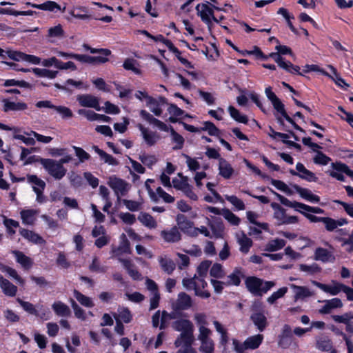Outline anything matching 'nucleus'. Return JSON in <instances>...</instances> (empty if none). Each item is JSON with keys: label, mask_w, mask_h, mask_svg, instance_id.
<instances>
[{"label": "nucleus", "mask_w": 353, "mask_h": 353, "mask_svg": "<svg viewBox=\"0 0 353 353\" xmlns=\"http://www.w3.org/2000/svg\"><path fill=\"white\" fill-rule=\"evenodd\" d=\"M196 10L201 19L206 22H210L212 18L214 19V22H219L213 16L212 9L208 3H199L196 6Z\"/></svg>", "instance_id": "nucleus-14"}, {"label": "nucleus", "mask_w": 353, "mask_h": 353, "mask_svg": "<svg viewBox=\"0 0 353 353\" xmlns=\"http://www.w3.org/2000/svg\"><path fill=\"white\" fill-rule=\"evenodd\" d=\"M223 216L224 218L232 225H239L241 219L239 217H238L236 215H235L233 212H232L228 209H224L223 210Z\"/></svg>", "instance_id": "nucleus-52"}, {"label": "nucleus", "mask_w": 353, "mask_h": 353, "mask_svg": "<svg viewBox=\"0 0 353 353\" xmlns=\"http://www.w3.org/2000/svg\"><path fill=\"white\" fill-rule=\"evenodd\" d=\"M17 301L26 312L34 316L35 314H37V306L34 305L32 303L30 302L23 301L19 298H18Z\"/></svg>", "instance_id": "nucleus-49"}, {"label": "nucleus", "mask_w": 353, "mask_h": 353, "mask_svg": "<svg viewBox=\"0 0 353 353\" xmlns=\"http://www.w3.org/2000/svg\"><path fill=\"white\" fill-rule=\"evenodd\" d=\"M92 148L99 154L101 160L103 161L104 163L110 165H119V161L114 157L100 149L97 145H93Z\"/></svg>", "instance_id": "nucleus-27"}, {"label": "nucleus", "mask_w": 353, "mask_h": 353, "mask_svg": "<svg viewBox=\"0 0 353 353\" xmlns=\"http://www.w3.org/2000/svg\"><path fill=\"white\" fill-rule=\"evenodd\" d=\"M192 305V298L185 292H180L178 294L176 302L173 305V309L177 310H186Z\"/></svg>", "instance_id": "nucleus-13"}, {"label": "nucleus", "mask_w": 353, "mask_h": 353, "mask_svg": "<svg viewBox=\"0 0 353 353\" xmlns=\"http://www.w3.org/2000/svg\"><path fill=\"white\" fill-rule=\"evenodd\" d=\"M32 71L38 77H46L50 79H54L58 74V71L46 68H32Z\"/></svg>", "instance_id": "nucleus-37"}, {"label": "nucleus", "mask_w": 353, "mask_h": 353, "mask_svg": "<svg viewBox=\"0 0 353 353\" xmlns=\"http://www.w3.org/2000/svg\"><path fill=\"white\" fill-rule=\"evenodd\" d=\"M159 263L161 269L168 274H171L176 268L174 262L170 259L161 257Z\"/></svg>", "instance_id": "nucleus-42"}, {"label": "nucleus", "mask_w": 353, "mask_h": 353, "mask_svg": "<svg viewBox=\"0 0 353 353\" xmlns=\"http://www.w3.org/2000/svg\"><path fill=\"white\" fill-rule=\"evenodd\" d=\"M108 184L114 191L118 199H119V194L123 196L128 192V183L116 176H110Z\"/></svg>", "instance_id": "nucleus-9"}, {"label": "nucleus", "mask_w": 353, "mask_h": 353, "mask_svg": "<svg viewBox=\"0 0 353 353\" xmlns=\"http://www.w3.org/2000/svg\"><path fill=\"white\" fill-rule=\"evenodd\" d=\"M173 328L179 332H185L193 329L192 323L188 319H179L173 323Z\"/></svg>", "instance_id": "nucleus-36"}, {"label": "nucleus", "mask_w": 353, "mask_h": 353, "mask_svg": "<svg viewBox=\"0 0 353 353\" xmlns=\"http://www.w3.org/2000/svg\"><path fill=\"white\" fill-rule=\"evenodd\" d=\"M72 15L77 19L80 20H90V16L88 14V12L82 8H74L71 12Z\"/></svg>", "instance_id": "nucleus-51"}, {"label": "nucleus", "mask_w": 353, "mask_h": 353, "mask_svg": "<svg viewBox=\"0 0 353 353\" xmlns=\"http://www.w3.org/2000/svg\"><path fill=\"white\" fill-rule=\"evenodd\" d=\"M138 220L148 228H155L157 226L155 219L152 215L146 212H141L138 216Z\"/></svg>", "instance_id": "nucleus-34"}, {"label": "nucleus", "mask_w": 353, "mask_h": 353, "mask_svg": "<svg viewBox=\"0 0 353 353\" xmlns=\"http://www.w3.org/2000/svg\"><path fill=\"white\" fill-rule=\"evenodd\" d=\"M228 112L230 113V117L236 121L243 124H248V117L245 114H241L239 110H237L234 106L230 105L228 107Z\"/></svg>", "instance_id": "nucleus-39"}, {"label": "nucleus", "mask_w": 353, "mask_h": 353, "mask_svg": "<svg viewBox=\"0 0 353 353\" xmlns=\"http://www.w3.org/2000/svg\"><path fill=\"white\" fill-rule=\"evenodd\" d=\"M141 117L151 124H154L158 127L161 130L164 132H170V126H168L163 121L156 119L151 114L145 110H141L139 112Z\"/></svg>", "instance_id": "nucleus-15"}, {"label": "nucleus", "mask_w": 353, "mask_h": 353, "mask_svg": "<svg viewBox=\"0 0 353 353\" xmlns=\"http://www.w3.org/2000/svg\"><path fill=\"white\" fill-rule=\"evenodd\" d=\"M292 287L296 290L295 299H304L312 295L311 292L307 287L297 286L296 285H292Z\"/></svg>", "instance_id": "nucleus-46"}, {"label": "nucleus", "mask_w": 353, "mask_h": 353, "mask_svg": "<svg viewBox=\"0 0 353 353\" xmlns=\"http://www.w3.org/2000/svg\"><path fill=\"white\" fill-rule=\"evenodd\" d=\"M296 169L297 172L292 169L290 170L289 172L292 176H297L308 182H317L319 179L316 174L312 171L307 170L302 163H297L296 165Z\"/></svg>", "instance_id": "nucleus-7"}, {"label": "nucleus", "mask_w": 353, "mask_h": 353, "mask_svg": "<svg viewBox=\"0 0 353 353\" xmlns=\"http://www.w3.org/2000/svg\"><path fill=\"white\" fill-rule=\"evenodd\" d=\"M332 319L339 323L347 324L350 320L353 319V313L351 312H345L342 315H332Z\"/></svg>", "instance_id": "nucleus-60"}, {"label": "nucleus", "mask_w": 353, "mask_h": 353, "mask_svg": "<svg viewBox=\"0 0 353 353\" xmlns=\"http://www.w3.org/2000/svg\"><path fill=\"white\" fill-rule=\"evenodd\" d=\"M20 214L23 223L32 224L34 223L35 215L34 210H23Z\"/></svg>", "instance_id": "nucleus-50"}, {"label": "nucleus", "mask_w": 353, "mask_h": 353, "mask_svg": "<svg viewBox=\"0 0 353 353\" xmlns=\"http://www.w3.org/2000/svg\"><path fill=\"white\" fill-rule=\"evenodd\" d=\"M241 54L243 56L254 55L257 59L261 60H267L268 58V57L266 56L258 46H254V49L252 50H245L241 52Z\"/></svg>", "instance_id": "nucleus-48"}, {"label": "nucleus", "mask_w": 353, "mask_h": 353, "mask_svg": "<svg viewBox=\"0 0 353 353\" xmlns=\"http://www.w3.org/2000/svg\"><path fill=\"white\" fill-rule=\"evenodd\" d=\"M123 268L126 270L130 276L134 281L142 279L141 274L135 268V265L129 259H119Z\"/></svg>", "instance_id": "nucleus-19"}, {"label": "nucleus", "mask_w": 353, "mask_h": 353, "mask_svg": "<svg viewBox=\"0 0 353 353\" xmlns=\"http://www.w3.org/2000/svg\"><path fill=\"white\" fill-rule=\"evenodd\" d=\"M32 6L43 10L55 11L61 10L60 6L54 1H48L41 4H32Z\"/></svg>", "instance_id": "nucleus-45"}, {"label": "nucleus", "mask_w": 353, "mask_h": 353, "mask_svg": "<svg viewBox=\"0 0 353 353\" xmlns=\"http://www.w3.org/2000/svg\"><path fill=\"white\" fill-rule=\"evenodd\" d=\"M288 292L287 287H282L277 291L273 292L272 295L268 298V302L270 304L274 303L279 299L283 297Z\"/></svg>", "instance_id": "nucleus-57"}, {"label": "nucleus", "mask_w": 353, "mask_h": 353, "mask_svg": "<svg viewBox=\"0 0 353 353\" xmlns=\"http://www.w3.org/2000/svg\"><path fill=\"white\" fill-rule=\"evenodd\" d=\"M121 243L119 247L114 250H112L114 253H116L117 254H121V253H126V254H130L131 253V249H130V243L129 240L127 239L125 234L124 233L121 234Z\"/></svg>", "instance_id": "nucleus-32"}, {"label": "nucleus", "mask_w": 353, "mask_h": 353, "mask_svg": "<svg viewBox=\"0 0 353 353\" xmlns=\"http://www.w3.org/2000/svg\"><path fill=\"white\" fill-rule=\"evenodd\" d=\"M3 110L5 112L10 111H21L25 110L28 108V105L24 102H13L10 101L8 99L3 100Z\"/></svg>", "instance_id": "nucleus-28"}, {"label": "nucleus", "mask_w": 353, "mask_h": 353, "mask_svg": "<svg viewBox=\"0 0 353 353\" xmlns=\"http://www.w3.org/2000/svg\"><path fill=\"white\" fill-rule=\"evenodd\" d=\"M194 342L193 329L188 331L181 332L180 336L178 337L174 345L176 347H179L182 344L183 347H190L192 346Z\"/></svg>", "instance_id": "nucleus-18"}, {"label": "nucleus", "mask_w": 353, "mask_h": 353, "mask_svg": "<svg viewBox=\"0 0 353 353\" xmlns=\"http://www.w3.org/2000/svg\"><path fill=\"white\" fill-rule=\"evenodd\" d=\"M74 296L82 305L85 307H92L94 305L93 301L90 297L83 294L77 290H74Z\"/></svg>", "instance_id": "nucleus-43"}, {"label": "nucleus", "mask_w": 353, "mask_h": 353, "mask_svg": "<svg viewBox=\"0 0 353 353\" xmlns=\"http://www.w3.org/2000/svg\"><path fill=\"white\" fill-rule=\"evenodd\" d=\"M316 346L319 350L324 352H331V350H333L332 342L330 339H321L317 341Z\"/></svg>", "instance_id": "nucleus-56"}, {"label": "nucleus", "mask_w": 353, "mask_h": 353, "mask_svg": "<svg viewBox=\"0 0 353 353\" xmlns=\"http://www.w3.org/2000/svg\"><path fill=\"white\" fill-rule=\"evenodd\" d=\"M343 306L341 300L339 298H333L330 300H327L325 305L320 310L322 314H329L331 310L336 308H340Z\"/></svg>", "instance_id": "nucleus-29"}, {"label": "nucleus", "mask_w": 353, "mask_h": 353, "mask_svg": "<svg viewBox=\"0 0 353 353\" xmlns=\"http://www.w3.org/2000/svg\"><path fill=\"white\" fill-rule=\"evenodd\" d=\"M274 108L276 110V112L281 114V116L289 122L294 129L296 130L305 134L306 132L304 129L300 127L296 122L291 118L286 112L285 109L284 104L281 102V101L278 98L275 101L271 102Z\"/></svg>", "instance_id": "nucleus-8"}, {"label": "nucleus", "mask_w": 353, "mask_h": 353, "mask_svg": "<svg viewBox=\"0 0 353 353\" xmlns=\"http://www.w3.org/2000/svg\"><path fill=\"white\" fill-rule=\"evenodd\" d=\"M71 305L74 310V316L82 321L86 319V314L84 311L74 300L71 301Z\"/></svg>", "instance_id": "nucleus-62"}, {"label": "nucleus", "mask_w": 353, "mask_h": 353, "mask_svg": "<svg viewBox=\"0 0 353 353\" xmlns=\"http://www.w3.org/2000/svg\"><path fill=\"white\" fill-rule=\"evenodd\" d=\"M250 319L260 332H263L268 326L267 318L262 312H253Z\"/></svg>", "instance_id": "nucleus-20"}, {"label": "nucleus", "mask_w": 353, "mask_h": 353, "mask_svg": "<svg viewBox=\"0 0 353 353\" xmlns=\"http://www.w3.org/2000/svg\"><path fill=\"white\" fill-rule=\"evenodd\" d=\"M179 176L181 178V179H179L177 178H174L172 179L173 187L179 190H183L185 188H188V179L187 176H183L181 173L178 174Z\"/></svg>", "instance_id": "nucleus-44"}, {"label": "nucleus", "mask_w": 353, "mask_h": 353, "mask_svg": "<svg viewBox=\"0 0 353 353\" xmlns=\"http://www.w3.org/2000/svg\"><path fill=\"white\" fill-rule=\"evenodd\" d=\"M330 161L331 158L321 151H317L316 156L314 157V163L318 165H326Z\"/></svg>", "instance_id": "nucleus-61"}, {"label": "nucleus", "mask_w": 353, "mask_h": 353, "mask_svg": "<svg viewBox=\"0 0 353 353\" xmlns=\"http://www.w3.org/2000/svg\"><path fill=\"white\" fill-rule=\"evenodd\" d=\"M327 67L330 68L334 76V78H333L332 76L330 78L334 79L335 83L343 90H347V88L350 87V85L347 83L341 77V75L338 73L337 70L332 65H328Z\"/></svg>", "instance_id": "nucleus-41"}, {"label": "nucleus", "mask_w": 353, "mask_h": 353, "mask_svg": "<svg viewBox=\"0 0 353 353\" xmlns=\"http://www.w3.org/2000/svg\"><path fill=\"white\" fill-rule=\"evenodd\" d=\"M170 135L172 137V141L175 143L176 145L173 146L172 149L174 150H178L183 148L185 139L184 138L176 132L172 126L170 125Z\"/></svg>", "instance_id": "nucleus-40"}, {"label": "nucleus", "mask_w": 353, "mask_h": 353, "mask_svg": "<svg viewBox=\"0 0 353 353\" xmlns=\"http://www.w3.org/2000/svg\"><path fill=\"white\" fill-rule=\"evenodd\" d=\"M12 254L14 255L16 261L21 264L25 269H29L32 265V259L26 256L23 252L19 250H13Z\"/></svg>", "instance_id": "nucleus-31"}, {"label": "nucleus", "mask_w": 353, "mask_h": 353, "mask_svg": "<svg viewBox=\"0 0 353 353\" xmlns=\"http://www.w3.org/2000/svg\"><path fill=\"white\" fill-rule=\"evenodd\" d=\"M52 307L54 313L59 316L67 317L71 314L70 307L61 301L54 302L52 304Z\"/></svg>", "instance_id": "nucleus-30"}, {"label": "nucleus", "mask_w": 353, "mask_h": 353, "mask_svg": "<svg viewBox=\"0 0 353 353\" xmlns=\"http://www.w3.org/2000/svg\"><path fill=\"white\" fill-rule=\"evenodd\" d=\"M184 129L190 132H199L201 131H207L210 136L219 137L220 130L212 121H208L203 122V127L196 128L194 125L188 124L183 121H180Z\"/></svg>", "instance_id": "nucleus-5"}, {"label": "nucleus", "mask_w": 353, "mask_h": 353, "mask_svg": "<svg viewBox=\"0 0 353 353\" xmlns=\"http://www.w3.org/2000/svg\"><path fill=\"white\" fill-rule=\"evenodd\" d=\"M331 166L334 170L330 171L329 175L332 178H334L339 181H344L345 179L343 174H345L347 176L353 179V170H351L345 163L341 161H336L335 163H332Z\"/></svg>", "instance_id": "nucleus-4"}, {"label": "nucleus", "mask_w": 353, "mask_h": 353, "mask_svg": "<svg viewBox=\"0 0 353 353\" xmlns=\"http://www.w3.org/2000/svg\"><path fill=\"white\" fill-rule=\"evenodd\" d=\"M291 186L303 199L311 203H319L320 201V197L314 194L309 189L302 188L297 184H291Z\"/></svg>", "instance_id": "nucleus-16"}, {"label": "nucleus", "mask_w": 353, "mask_h": 353, "mask_svg": "<svg viewBox=\"0 0 353 353\" xmlns=\"http://www.w3.org/2000/svg\"><path fill=\"white\" fill-rule=\"evenodd\" d=\"M270 206L274 210L273 217L276 220V225L279 226L299 223V217L297 216L288 215L286 210L280 204L276 202H272Z\"/></svg>", "instance_id": "nucleus-2"}, {"label": "nucleus", "mask_w": 353, "mask_h": 353, "mask_svg": "<svg viewBox=\"0 0 353 353\" xmlns=\"http://www.w3.org/2000/svg\"><path fill=\"white\" fill-rule=\"evenodd\" d=\"M226 199L233 205L238 210H244L245 205L243 201L235 195L226 196Z\"/></svg>", "instance_id": "nucleus-59"}, {"label": "nucleus", "mask_w": 353, "mask_h": 353, "mask_svg": "<svg viewBox=\"0 0 353 353\" xmlns=\"http://www.w3.org/2000/svg\"><path fill=\"white\" fill-rule=\"evenodd\" d=\"M79 105L82 107L92 108L97 111L101 110L99 99L90 94H79L77 98Z\"/></svg>", "instance_id": "nucleus-10"}, {"label": "nucleus", "mask_w": 353, "mask_h": 353, "mask_svg": "<svg viewBox=\"0 0 353 353\" xmlns=\"http://www.w3.org/2000/svg\"><path fill=\"white\" fill-rule=\"evenodd\" d=\"M212 262L208 260L202 261L196 268V272L199 277H205Z\"/></svg>", "instance_id": "nucleus-58"}, {"label": "nucleus", "mask_w": 353, "mask_h": 353, "mask_svg": "<svg viewBox=\"0 0 353 353\" xmlns=\"http://www.w3.org/2000/svg\"><path fill=\"white\" fill-rule=\"evenodd\" d=\"M200 351L203 353H214V343L212 339H210L201 341Z\"/></svg>", "instance_id": "nucleus-54"}, {"label": "nucleus", "mask_w": 353, "mask_h": 353, "mask_svg": "<svg viewBox=\"0 0 353 353\" xmlns=\"http://www.w3.org/2000/svg\"><path fill=\"white\" fill-rule=\"evenodd\" d=\"M244 278L245 274L243 268L240 267H236L234 269L233 272L228 276V280L225 282V285L239 286L241 284V279Z\"/></svg>", "instance_id": "nucleus-17"}, {"label": "nucleus", "mask_w": 353, "mask_h": 353, "mask_svg": "<svg viewBox=\"0 0 353 353\" xmlns=\"http://www.w3.org/2000/svg\"><path fill=\"white\" fill-rule=\"evenodd\" d=\"M252 240L250 238H248L247 236H244L243 238L239 240V244H240V251L243 253H248L250 249V248L252 246Z\"/></svg>", "instance_id": "nucleus-64"}, {"label": "nucleus", "mask_w": 353, "mask_h": 353, "mask_svg": "<svg viewBox=\"0 0 353 353\" xmlns=\"http://www.w3.org/2000/svg\"><path fill=\"white\" fill-rule=\"evenodd\" d=\"M314 259L316 261H321L323 263H327L329 261H333L334 256L332 252L325 248H317L314 252Z\"/></svg>", "instance_id": "nucleus-26"}, {"label": "nucleus", "mask_w": 353, "mask_h": 353, "mask_svg": "<svg viewBox=\"0 0 353 353\" xmlns=\"http://www.w3.org/2000/svg\"><path fill=\"white\" fill-rule=\"evenodd\" d=\"M197 276L195 274L192 278H184L182 281V284L188 290L198 289L199 284L197 283Z\"/></svg>", "instance_id": "nucleus-53"}, {"label": "nucleus", "mask_w": 353, "mask_h": 353, "mask_svg": "<svg viewBox=\"0 0 353 353\" xmlns=\"http://www.w3.org/2000/svg\"><path fill=\"white\" fill-rule=\"evenodd\" d=\"M286 241L282 239H275L270 241L265 246V250L268 252H275L285 247Z\"/></svg>", "instance_id": "nucleus-38"}, {"label": "nucleus", "mask_w": 353, "mask_h": 353, "mask_svg": "<svg viewBox=\"0 0 353 353\" xmlns=\"http://www.w3.org/2000/svg\"><path fill=\"white\" fill-rule=\"evenodd\" d=\"M43 168L48 174L57 180L61 179L66 174L67 170L63 165L58 164L54 159L43 160Z\"/></svg>", "instance_id": "nucleus-3"}, {"label": "nucleus", "mask_w": 353, "mask_h": 353, "mask_svg": "<svg viewBox=\"0 0 353 353\" xmlns=\"http://www.w3.org/2000/svg\"><path fill=\"white\" fill-rule=\"evenodd\" d=\"M0 286L3 293L9 296H14L17 292V287L0 274Z\"/></svg>", "instance_id": "nucleus-24"}, {"label": "nucleus", "mask_w": 353, "mask_h": 353, "mask_svg": "<svg viewBox=\"0 0 353 353\" xmlns=\"http://www.w3.org/2000/svg\"><path fill=\"white\" fill-rule=\"evenodd\" d=\"M219 174L225 179H229L234 174L231 164L225 159L221 158L219 162Z\"/></svg>", "instance_id": "nucleus-22"}, {"label": "nucleus", "mask_w": 353, "mask_h": 353, "mask_svg": "<svg viewBox=\"0 0 353 353\" xmlns=\"http://www.w3.org/2000/svg\"><path fill=\"white\" fill-rule=\"evenodd\" d=\"M213 235L216 238H221L223 236L224 225L221 221H216L210 225Z\"/></svg>", "instance_id": "nucleus-55"}, {"label": "nucleus", "mask_w": 353, "mask_h": 353, "mask_svg": "<svg viewBox=\"0 0 353 353\" xmlns=\"http://www.w3.org/2000/svg\"><path fill=\"white\" fill-rule=\"evenodd\" d=\"M54 110L59 113L63 119H70L73 117L72 110L68 107L63 105H55Z\"/></svg>", "instance_id": "nucleus-63"}, {"label": "nucleus", "mask_w": 353, "mask_h": 353, "mask_svg": "<svg viewBox=\"0 0 353 353\" xmlns=\"http://www.w3.org/2000/svg\"><path fill=\"white\" fill-rule=\"evenodd\" d=\"M269 191L275 195L277 199L279 200L281 203L285 206L294 209L296 212H301V210H305L308 212L314 213V214H323L325 212L324 210L319 207H313L305 203L298 202V201H291L286 197L282 196L281 194L277 193L272 188H268Z\"/></svg>", "instance_id": "nucleus-1"}, {"label": "nucleus", "mask_w": 353, "mask_h": 353, "mask_svg": "<svg viewBox=\"0 0 353 353\" xmlns=\"http://www.w3.org/2000/svg\"><path fill=\"white\" fill-rule=\"evenodd\" d=\"M176 221L179 229L187 235L191 237L198 236V228L194 227V223L188 219L185 215L179 214L176 216Z\"/></svg>", "instance_id": "nucleus-6"}, {"label": "nucleus", "mask_w": 353, "mask_h": 353, "mask_svg": "<svg viewBox=\"0 0 353 353\" xmlns=\"http://www.w3.org/2000/svg\"><path fill=\"white\" fill-rule=\"evenodd\" d=\"M263 340V336L262 334H256L254 336H250L245 341V347L247 350H255L258 348L262 343Z\"/></svg>", "instance_id": "nucleus-33"}, {"label": "nucleus", "mask_w": 353, "mask_h": 353, "mask_svg": "<svg viewBox=\"0 0 353 353\" xmlns=\"http://www.w3.org/2000/svg\"><path fill=\"white\" fill-rule=\"evenodd\" d=\"M20 234L26 239L35 244H43L45 243L43 239L38 234L32 230L25 228L19 230Z\"/></svg>", "instance_id": "nucleus-25"}, {"label": "nucleus", "mask_w": 353, "mask_h": 353, "mask_svg": "<svg viewBox=\"0 0 353 353\" xmlns=\"http://www.w3.org/2000/svg\"><path fill=\"white\" fill-rule=\"evenodd\" d=\"M161 236L168 243H176L181 239V235L176 227L172 228L170 230L161 231Z\"/></svg>", "instance_id": "nucleus-23"}, {"label": "nucleus", "mask_w": 353, "mask_h": 353, "mask_svg": "<svg viewBox=\"0 0 353 353\" xmlns=\"http://www.w3.org/2000/svg\"><path fill=\"white\" fill-rule=\"evenodd\" d=\"M293 333L290 325L285 324L278 336V344L282 348H288L292 343Z\"/></svg>", "instance_id": "nucleus-11"}, {"label": "nucleus", "mask_w": 353, "mask_h": 353, "mask_svg": "<svg viewBox=\"0 0 353 353\" xmlns=\"http://www.w3.org/2000/svg\"><path fill=\"white\" fill-rule=\"evenodd\" d=\"M263 281L254 276H248L245 280V285L248 290L254 296H261V287Z\"/></svg>", "instance_id": "nucleus-12"}, {"label": "nucleus", "mask_w": 353, "mask_h": 353, "mask_svg": "<svg viewBox=\"0 0 353 353\" xmlns=\"http://www.w3.org/2000/svg\"><path fill=\"white\" fill-rule=\"evenodd\" d=\"M37 314H35V316L39 317L43 321H47L50 319L52 314L48 307H46L43 305H37Z\"/></svg>", "instance_id": "nucleus-47"}, {"label": "nucleus", "mask_w": 353, "mask_h": 353, "mask_svg": "<svg viewBox=\"0 0 353 353\" xmlns=\"http://www.w3.org/2000/svg\"><path fill=\"white\" fill-rule=\"evenodd\" d=\"M139 65V64L136 59L133 58H127L123 61V67L126 70H130L135 74L141 75L142 74V71L140 68L137 67V65Z\"/></svg>", "instance_id": "nucleus-35"}, {"label": "nucleus", "mask_w": 353, "mask_h": 353, "mask_svg": "<svg viewBox=\"0 0 353 353\" xmlns=\"http://www.w3.org/2000/svg\"><path fill=\"white\" fill-rule=\"evenodd\" d=\"M138 128L141 132L144 141L149 146L154 145L159 139L160 137L156 132L148 131L142 124L139 123Z\"/></svg>", "instance_id": "nucleus-21"}]
</instances>
